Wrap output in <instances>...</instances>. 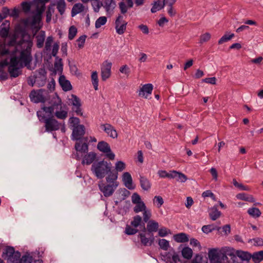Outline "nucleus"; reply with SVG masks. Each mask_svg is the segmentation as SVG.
Returning a JSON list of instances; mask_svg holds the SVG:
<instances>
[{
	"mask_svg": "<svg viewBox=\"0 0 263 263\" xmlns=\"http://www.w3.org/2000/svg\"><path fill=\"white\" fill-rule=\"evenodd\" d=\"M84 7L81 3H77L73 5L71 10V16L73 17L77 14L84 11Z\"/></svg>",
	"mask_w": 263,
	"mask_h": 263,
	"instance_id": "nucleus-33",
	"label": "nucleus"
},
{
	"mask_svg": "<svg viewBox=\"0 0 263 263\" xmlns=\"http://www.w3.org/2000/svg\"><path fill=\"white\" fill-rule=\"evenodd\" d=\"M55 6V3H51L48 7L47 10L46 12V22L47 23L51 22L52 15L54 12Z\"/></svg>",
	"mask_w": 263,
	"mask_h": 263,
	"instance_id": "nucleus-27",
	"label": "nucleus"
},
{
	"mask_svg": "<svg viewBox=\"0 0 263 263\" xmlns=\"http://www.w3.org/2000/svg\"><path fill=\"white\" fill-rule=\"evenodd\" d=\"M132 202L134 204L142 202L139 194L137 193H134L132 196Z\"/></svg>",
	"mask_w": 263,
	"mask_h": 263,
	"instance_id": "nucleus-62",
	"label": "nucleus"
},
{
	"mask_svg": "<svg viewBox=\"0 0 263 263\" xmlns=\"http://www.w3.org/2000/svg\"><path fill=\"white\" fill-rule=\"evenodd\" d=\"M46 71L44 68L39 69L37 74L35 76L36 83L39 82V79H42V82L39 83V86H43L46 83Z\"/></svg>",
	"mask_w": 263,
	"mask_h": 263,
	"instance_id": "nucleus-18",
	"label": "nucleus"
},
{
	"mask_svg": "<svg viewBox=\"0 0 263 263\" xmlns=\"http://www.w3.org/2000/svg\"><path fill=\"white\" fill-rule=\"evenodd\" d=\"M61 109L62 105H61V101L59 100L58 103H53L52 106L49 107H43L42 108L43 111L45 112V113L48 114L47 116L48 117H51L52 116V114L53 112L54 109Z\"/></svg>",
	"mask_w": 263,
	"mask_h": 263,
	"instance_id": "nucleus-17",
	"label": "nucleus"
},
{
	"mask_svg": "<svg viewBox=\"0 0 263 263\" xmlns=\"http://www.w3.org/2000/svg\"><path fill=\"white\" fill-rule=\"evenodd\" d=\"M111 167V163L102 160L93 163L91 165V170L98 179H102L110 172Z\"/></svg>",
	"mask_w": 263,
	"mask_h": 263,
	"instance_id": "nucleus-2",
	"label": "nucleus"
},
{
	"mask_svg": "<svg viewBox=\"0 0 263 263\" xmlns=\"http://www.w3.org/2000/svg\"><path fill=\"white\" fill-rule=\"evenodd\" d=\"M77 33V29L74 26L70 27L68 31V39L70 40H72L76 36Z\"/></svg>",
	"mask_w": 263,
	"mask_h": 263,
	"instance_id": "nucleus-46",
	"label": "nucleus"
},
{
	"mask_svg": "<svg viewBox=\"0 0 263 263\" xmlns=\"http://www.w3.org/2000/svg\"><path fill=\"white\" fill-rule=\"evenodd\" d=\"M233 185L242 191H248L249 188L241 183H239L235 179H233Z\"/></svg>",
	"mask_w": 263,
	"mask_h": 263,
	"instance_id": "nucleus-58",
	"label": "nucleus"
},
{
	"mask_svg": "<svg viewBox=\"0 0 263 263\" xmlns=\"http://www.w3.org/2000/svg\"><path fill=\"white\" fill-rule=\"evenodd\" d=\"M96 156L97 155L95 152H91L88 153L84 156L82 163L89 165L93 162L96 158Z\"/></svg>",
	"mask_w": 263,
	"mask_h": 263,
	"instance_id": "nucleus-23",
	"label": "nucleus"
},
{
	"mask_svg": "<svg viewBox=\"0 0 263 263\" xmlns=\"http://www.w3.org/2000/svg\"><path fill=\"white\" fill-rule=\"evenodd\" d=\"M101 128L110 137L115 139L118 137V133L115 127L110 124L106 123L101 125Z\"/></svg>",
	"mask_w": 263,
	"mask_h": 263,
	"instance_id": "nucleus-14",
	"label": "nucleus"
},
{
	"mask_svg": "<svg viewBox=\"0 0 263 263\" xmlns=\"http://www.w3.org/2000/svg\"><path fill=\"white\" fill-rule=\"evenodd\" d=\"M22 10L25 13H28L31 9V3L30 2H23L21 4Z\"/></svg>",
	"mask_w": 263,
	"mask_h": 263,
	"instance_id": "nucleus-54",
	"label": "nucleus"
},
{
	"mask_svg": "<svg viewBox=\"0 0 263 263\" xmlns=\"http://www.w3.org/2000/svg\"><path fill=\"white\" fill-rule=\"evenodd\" d=\"M211 38V34L206 32L202 34L200 37V43L202 44L204 42H208Z\"/></svg>",
	"mask_w": 263,
	"mask_h": 263,
	"instance_id": "nucleus-63",
	"label": "nucleus"
},
{
	"mask_svg": "<svg viewBox=\"0 0 263 263\" xmlns=\"http://www.w3.org/2000/svg\"><path fill=\"white\" fill-rule=\"evenodd\" d=\"M159 245L161 249L166 251L169 248V242L165 239H161L159 240Z\"/></svg>",
	"mask_w": 263,
	"mask_h": 263,
	"instance_id": "nucleus-48",
	"label": "nucleus"
},
{
	"mask_svg": "<svg viewBox=\"0 0 263 263\" xmlns=\"http://www.w3.org/2000/svg\"><path fill=\"white\" fill-rule=\"evenodd\" d=\"M174 238L177 242H186L189 240L188 235L184 233H180L175 235Z\"/></svg>",
	"mask_w": 263,
	"mask_h": 263,
	"instance_id": "nucleus-32",
	"label": "nucleus"
},
{
	"mask_svg": "<svg viewBox=\"0 0 263 263\" xmlns=\"http://www.w3.org/2000/svg\"><path fill=\"white\" fill-rule=\"evenodd\" d=\"M9 50L6 49L4 45L0 44V55L1 56H4L9 54Z\"/></svg>",
	"mask_w": 263,
	"mask_h": 263,
	"instance_id": "nucleus-64",
	"label": "nucleus"
},
{
	"mask_svg": "<svg viewBox=\"0 0 263 263\" xmlns=\"http://www.w3.org/2000/svg\"><path fill=\"white\" fill-rule=\"evenodd\" d=\"M97 148L99 151L106 154V157L110 160L115 159V155L111 152L110 145L107 142L104 141L99 142L97 144Z\"/></svg>",
	"mask_w": 263,
	"mask_h": 263,
	"instance_id": "nucleus-5",
	"label": "nucleus"
},
{
	"mask_svg": "<svg viewBox=\"0 0 263 263\" xmlns=\"http://www.w3.org/2000/svg\"><path fill=\"white\" fill-rule=\"evenodd\" d=\"M92 83L96 90L98 89V77L96 71L92 72L91 76Z\"/></svg>",
	"mask_w": 263,
	"mask_h": 263,
	"instance_id": "nucleus-42",
	"label": "nucleus"
},
{
	"mask_svg": "<svg viewBox=\"0 0 263 263\" xmlns=\"http://www.w3.org/2000/svg\"><path fill=\"white\" fill-rule=\"evenodd\" d=\"M251 258L255 263H259L263 260V251L255 252L251 255Z\"/></svg>",
	"mask_w": 263,
	"mask_h": 263,
	"instance_id": "nucleus-36",
	"label": "nucleus"
},
{
	"mask_svg": "<svg viewBox=\"0 0 263 263\" xmlns=\"http://www.w3.org/2000/svg\"><path fill=\"white\" fill-rule=\"evenodd\" d=\"M122 180L125 186L129 190H133L134 187L133 186V180L130 174L128 172H125L122 176Z\"/></svg>",
	"mask_w": 263,
	"mask_h": 263,
	"instance_id": "nucleus-21",
	"label": "nucleus"
},
{
	"mask_svg": "<svg viewBox=\"0 0 263 263\" xmlns=\"http://www.w3.org/2000/svg\"><path fill=\"white\" fill-rule=\"evenodd\" d=\"M234 36V34H233V33H232L229 35H228L227 34H224L218 41V44H222V43H223L224 42H228V41L230 40Z\"/></svg>",
	"mask_w": 263,
	"mask_h": 263,
	"instance_id": "nucleus-53",
	"label": "nucleus"
},
{
	"mask_svg": "<svg viewBox=\"0 0 263 263\" xmlns=\"http://www.w3.org/2000/svg\"><path fill=\"white\" fill-rule=\"evenodd\" d=\"M32 261V257L29 255H24L20 257L18 263H31Z\"/></svg>",
	"mask_w": 263,
	"mask_h": 263,
	"instance_id": "nucleus-52",
	"label": "nucleus"
},
{
	"mask_svg": "<svg viewBox=\"0 0 263 263\" xmlns=\"http://www.w3.org/2000/svg\"><path fill=\"white\" fill-rule=\"evenodd\" d=\"M75 149L78 152L81 153H86L88 151V145L86 142L81 143L79 141L75 144Z\"/></svg>",
	"mask_w": 263,
	"mask_h": 263,
	"instance_id": "nucleus-26",
	"label": "nucleus"
},
{
	"mask_svg": "<svg viewBox=\"0 0 263 263\" xmlns=\"http://www.w3.org/2000/svg\"><path fill=\"white\" fill-rule=\"evenodd\" d=\"M20 67H8V72L12 78H16L21 74Z\"/></svg>",
	"mask_w": 263,
	"mask_h": 263,
	"instance_id": "nucleus-39",
	"label": "nucleus"
},
{
	"mask_svg": "<svg viewBox=\"0 0 263 263\" xmlns=\"http://www.w3.org/2000/svg\"><path fill=\"white\" fill-rule=\"evenodd\" d=\"M107 22V18L105 16H101L99 17L95 23V27L96 28H99L101 27V26L104 25L106 24Z\"/></svg>",
	"mask_w": 263,
	"mask_h": 263,
	"instance_id": "nucleus-44",
	"label": "nucleus"
},
{
	"mask_svg": "<svg viewBox=\"0 0 263 263\" xmlns=\"http://www.w3.org/2000/svg\"><path fill=\"white\" fill-rule=\"evenodd\" d=\"M2 256L7 260V263H18L21 253L18 251L15 252L13 247L8 246L5 249Z\"/></svg>",
	"mask_w": 263,
	"mask_h": 263,
	"instance_id": "nucleus-4",
	"label": "nucleus"
},
{
	"mask_svg": "<svg viewBox=\"0 0 263 263\" xmlns=\"http://www.w3.org/2000/svg\"><path fill=\"white\" fill-rule=\"evenodd\" d=\"M220 229V227L215 226L213 224H209L203 226L202 227V231H203V233L208 234L215 230L219 231Z\"/></svg>",
	"mask_w": 263,
	"mask_h": 263,
	"instance_id": "nucleus-35",
	"label": "nucleus"
},
{
	"mask_svg": "<svg viewBox=\"0 0 263 263\" xmlns=\"http://www.w3.org/2000/svg\"><path fill=\"white\" fill-rule=\"evenodd\" d=\"M158 222L153 220H149L146 228V234L153 235V232H157L158 230Z\"/></svg>",
	"mask_w": 263,
	"mask_h": 263,
	"instance_id": "nucleus-16",
	"label": "nucleus"
},
{
	"mask_svg": "<svg viewBox=\"0 0 263 263\" xmlns=\"http://www.w3.org/2000/svg\"><path fill=\"white\" fill-rule=\"evenodd\" d=\"M125 164L122 161H118L115 164L116 172H122L125 168Z\"/></svg>",
	"mask_w": 263,
	"mask_h": 263,
	"instance_id": "nucleus-49",
	"label": "nucleus"
},
{
	"mask_svg": "<svg viewBox=\"0 0 263 263\" xmlns=\"http://www.w3.org/2000/svg\"><path fill=\"white\" fill-rule=\"evenodd\" d=\"M31 35L28 34L26 30L21 26L17 27L14 33L10 36V40L7 45L9 47H15L22 48L27 43V41L32 40Z\"/></svg>",
	"mask_w": 263,
	"mask_h": 263,
	"instance_id": "nucleus-1",
	"label": "nucleus"
},
{
	"mask_svg": "<svg viewBox=\"0 0 263 263\" xmlns=\"http://www.w3.org/2000/svg\"><path fill=\"white\" fill-rule=\"evenodd\" d=\"M45 90L43 89L39 90H32L30 94L29 97L31 102L38 103H44L46 99L43 95V92Z\"/></svg>",
	"mask_w": 263,
	"mask_h": 263,
	"instance_id": "nucleus-6",
	"label": "nucleus"
},
{
	"mask_svg": "<svg viewBox=\"0 0 263 263\" xmlns=\"http://www.w3.org/2000/svg\"><path fill=\"white\" fill-rule=\"evenodd\" d=\"M55 115L58 119H65L67 117V112L65 110L57 111Z\"/></svg>",
	"mask_w": 263,
	"mask_h": 263,
	"instance_id": "nucleus-59",
	"label": "nucleus"
},
{
	"mask_svg": "<svg viewBox=\"0 0 263 263\" xmlns=\"http://www.w3.org/2000/svg\"><path fill=\"white\" fill-rule=\"evenodd\" d=\"M236 255H234L232 253L230 254V255L232 256V259L234 260V258L236 257H239L242 260H249L251 258V255L248 252H244L242 251H237L236 252Z\"/></svg>",
	"mask_w": 263,
	"mask_h": 263,
	"instance_id": "nucleus-22",
	"label": "nucleus"
},
{
	"mask_svg": "<svg viewBox=\"0 0 263 263\" xmlns=\"http://www.w3.org/2000/svg\"><path fill=\"white\" fill-rule=\"evenodd\" d=\"M116 29L119 34H122L126 30L127 23L123 21V16L120 14L117 17L116 22Z\"/></svg>",
	"mask_w": 263,
	"mask_h": 263,
	"instance_id": "nucleus-11",
	"label": "nucleus"
},
{
	"mask_svg": "<svg viewBox=\"0 0 263 263\" xmlns=\"http://www.w3.org/2000/svg\"><path fill=\"white\" fill-rule=\"evenodd\" d=\"M176 178L177 181H179L180 182H185L187 179V178L185 175L177 171Z\"/></svg>",
	"mask_w": 263,
	"mask_h": 263,
	"instance_id": "nucleus-51",
	"label": "nucleus"
},
{
	"mask_svg": "<svg viewBox=\"0 0 263 263\" xmlns=\"http://www.w3.org/2000/svg\"><path fill=\"white\" fill-rule=\"evenodd\" d=\"M118 185V183H116L115 184H105L103 183L101 185H99V189L103 193L104 196L106 197H108L113 194Z\"/></svg>",
	"mask_w": 263,
	"mask_h": 263,
	"instance_id": "nucleus-9",
	"label": "nucleus"
},
{
	"mask_svg": "<svg viewBox=\"0 0 263 263\" xmlns=\"http://www.w3.org/2000/svg\"><path fill=\"white\" fill-rule=\"evenodd\" d=\"M112 64L108 61H105L101 66V79L103 81L108 79L111 75Z\"/></svg>",
	"mask_w": 263,
	"mask_h": 263,
	"instance_id": "nucleus-10",
	"label": "nucleus"
},
{
	"mask_svg": "<svg viewBox=\"0 0 263 263\" xmlns=\"http://www.w3.org/2000/svg\"><path fill=\"white\" fill-rule=\"evenodd\" d=\"M91 3L94 11L98 12L100 8L102 6V2H100L99 0H91Z\"/></svg>",
	"mask_w": 263,
	"mask_h": 263,
	"instance_id": "nucleus-43",
	"label": "nucleus"
},
{
	"mask_svg": "<svg viewBox=\"0 0 263 263\" xmlns=\"http://www.w3.org/2000/svg\"><path fill=\"white\" fill-rule=\"evenodd\" d=\"M33 46V41L32 40L27 41V43L21 48L19 59L21 62L24 64L25 66L28 68L32 61V56L31 54V48Z\"/></svg>",
	"mask_w": 263,
	"mask_h": 263,
	"instance_id": "nucleus-3",
	"label": "nucleus"
},
{
	"mask_svg": "<svg viewBox=\"0 0 263 263\" xmlns=\"http://www.w3.org/2000/svg\"><path fill=\"white\" fill-rule=\"evenodd\" d=\"M7 64L10 67H22L23 66L19 58L16 56H13L10 58V62Z\"/></svg>",
	"mask_w": 263,
	"mask_h": 263,
	"instance_id": "nucleus-29",
	"label": "nucleus"
},
{
	"mask_svg": "<svg viewBox=\"0 0 263 263\" xmlns=\"http://www.w3.org/2000/svg\"><path fill=\"white\" fill-rule=\"evenodd\" d=\"M10 29V22L8 21H5L2 24L0 27V36L3 38H6L8 36Z\"/></svg>",
	"mask_w": 263,
	"mask_h": 263,
	"instance_id": "nucleus-20",
	"label": "nucleus"
},
{
	"mask_svg": "<svg viewBox=\"0 0 263 263\" xmlns=\"http://www.w3.org/2000/svg\"><path fill=\"white\" fill-rule=\"evenodd\" d=\"M71 104L73 106L72 110L76 113L78 116H83V112L81 108V103L80 102V99L76 95H71Z\"/></svg>",
	"mask_w": 263,
	"mask_h": 263,
	"instance_id": "nucleus-13",
	"label": "nucleus"
},
{
	"mask_svg": "<svg viewBox=\"0 0 263 263\" xmlns=\"http://www.w3.org/2000/svg\"><path fill=\"white\" fill-rule=\"evenodd\" d=\"M248 213L253 218H258L261 215V212L257 208H251L248 210Z\"/></svg>",
	"mask_w": 263,
	"mask_h": 263,
	"instance_id": "nucleus-40",
	"label": "nucleus"
},
{
	"mask_svg": "<svg viewBox=\"0 0 263 263\" xmlns=\"http://www.w3.org/2000/svg\"><path fill=\"white\" fill-rule=\"evenodd\" d=\"M41 20L42 16L34 14L32 16V22L30 24L32 27H34L35 25L39 24L41 21Z\"/></svg>",
	"mask_w": 263,
	"mask_h": 263,
	"instance_id": "nucleus-61",
	"label": "nucleus"
},
{
	"mask_svg": "<svg viewBox=\"0 0 263 263\" xmlns=\"http://www.w3.org/2000/svg\"><path fill=\"white\" fill-rule=\"evenodd\" d=\"M35 37L36 39V47L38 48H42L45 39V32L43 30L40 31Z\"/></svg>",
	"mask_w": 263,
	"mask_h": 263,
	"instance_id": "nucleus-24",
	"label": "nucleus"
},
{
	"mask_svg": "<svg viewBox=\"0 0 263 263\" xmlns=\"http://www.w3.org/2000/svg\"><path fill=\"white\" fill-rule=\"evenodd\" d=\"M85 133V127L83 125H79L73 127L72 133V140H80Z\"/></svg>",
	"mask_w": 263,
	"mask_h": 263,
	"instance_id": "nucleus-12",
	"label": "nucleus"
},
{
	"mask_svg": "<svg viewBox=\"0 0 263 263\" xmlns=\"http://www.w3.org/2000/svg\"><path fill=\"white\" fill-rule=\"evenodd\" d=\"M119 8L122 14H125L127 12L128 8L126 4L124 2H121L119 3Z\"/></svg>",
	"mask_w": 263,
	"mask_h": 263,
	"instance_id": "nucleus-55",
	"label": "nucleus"
},
{
	"mask_svg": "<svg viewBox=\"0 0 263 263\" xmlns=\"http://www.w3.org/2000/svg\"><path fill=\"white\" fill-rule=\"evenodd\" d=\"M221 215V212L218 210L217 206H214L210 209L209 216L212 220H216Z\"/></svg>",
	"mask_w": 263,
	"mask_h": 263,
	"instance_id": "nucleus-30",
	"label": "nucleus"
},
{
	"mask_svg": "<svg viewBox=\"0 0 263 263\" xmlns=\"http://www.w3.org/2000/svg\"><path fill=\"white\" fill-rule=\"evenodd\" d=\"M142 221V218L139 215H136L134 217V219L131 221L130 224L134 228H137Z\"/></svg>",
	"mask_w": 263,
	"mask_h": 263,
	"instance_id": "nucleus-47",
	"label": "nucleus"
},
{
	"mask_svg": "<svg viewBox=\"0 0 263 263\" xmlns=\"http://www.w3.org/2000/svg\"><path fill=\"white\" fill-rule=\"evenodd\" d=\"M153 89V85L152 84H146L142 86L139 91V96L147 98L148 95H151Z\"/></svg>",
	"mask_w": 263,
	"mask_h": 263,
	"instance_id": "nucleus-15",
	"label": "nucleus"
},
{
	"mask_svg": "<svg viewBox=\"0 0 263 263\" xmlns=\"http://www.w3.org/2000/svg\"><path fill=\"white\" fill-rule=\"evenodd\" d=\"M118 178V173L114 171H111L108 172V176L106 178V181L109 183V184H115L116 183H117V182H116V180Z\"/></svg>",
	"mask_w": 263,
	"mask_h": 263,
	"instance_id": "nucleus-31",
	"label": "nucleus"
},
{
	"mask_svg": "<svg viewBox=\"0 0 263 263\" xmlns=\"http://www.w3.org/2000/svg\"><path fill=\"white\" fill-rule=\"evenodd\" d=\"M153 7L151 8V12L153 13H154L156 12L157 11H159L162 8H164V4L163 3L161 4L160 2V0H158V1H155L152 4Z\"/></svg>",
	"mask_w": 263,
	"mask_h": 263,
	"instance_id": "nucleus-38",
	"label": "nucleus"
},
{
	"mask_svg": "<svg viewBox=\"0 0 263 263\" xmlns=\"http://www.w3.org/2000/svg\"><path fill=\"white\" fill-rule=\"evenodd\" d=\"M146 210V206L143 202L136 203V206L134 208V211L136 213L144 211Z\"/></svg>",
	"mask_w": 263,
	"mask_h": 263,
	"instance_id": "nucleus-45",
	"label": "nucleus"
},
{
	"mask_svg": "<svg viewBox=\"0 0 263 263\" xmlns=\"http://www.w3.org/2000/svg\"><path fill=\"white\" fill-rule=\"evenodd\" d=\"M102 4L107 12L112 11L116 6L115 0H102Z\"/></svg>",
	"mask_w": 263,
	"mask_h": 263,
	"instance_id": "nucleus-25",
	"label": "nucleus"
},
{
	"mask_svg": "<svg viewBox=\"0 0 263 263\" xmlns=\"http://www.w3.org/2000/svg\"><path fill=\"white\" fill-rule=\"evenodd\" d=\"M138 236L141 243L144 246H151L155 240L154 235L146 234V228L144 226L142 232Z\"/></svg>",
	"mask_w": 263,
	"mask_h": 263,
	"instance_id": "nucleus-7",
	"label": "nucleus"
},
{
	"mask_svg": "<svg viewBox=\"0 0 263 263\" xmlns=\"http://www.w3.org/2000/svg\"><path fill=\"white\" fill-rule=\"evenodd\" d=\"M136 228H133L130 226L126 225L125 233L128 235L135 234L138 232V230Z\"/></svg>",
	"mask_w": 263,
	"mask_h": 263,
	"instance_id": "nucleus-50",
	"label": "nucleus"
},
{
	"mask_svg": "<svg viewBox=\"0 0 263 263\" xmlns=\"http://www.w3.org/2000/svg\"><path fill=\"white\" fill-rule=\"evenodd\" d=\"M44 123H45L46 131L47 132L57 130L60 128V123L53 118V116L48 117Z\"/></svg>",
	"mask_w": 263,
	"mask_h": 263,
	"instance_id": "nucleus-8",
	"label": "nucleus"
},
{
	"mask_svg": "<svg viewBox=\"0 0 263 263\" xmlns=\"http://www.w3.org/2000/svg\"><path fill=\"white\" fill-rule=\"evenodd\" d=\"M59 82L64 91H67L72 89V86L69 81L66 80L64 76H61L60 77Z\"/></svg>",
	"mask_w": 263,
	"mask_h": 263,
	"instance_id": "nucleus-19",
	"label": "nucleus"
},
{
	"mask_svg": "<svg viewBox=\"0 0 263 263\" xmlns=\"http://www.w3.org/2000/svg\"><path fill=\"white\" fill-rule=\"evenodd\" d=\"M192 250L189 247H185L182 250V256L186 259H191L192 256Z\"/></svg>",
	"mask_w": 263,
	"mask_h": 263,
	"instance_id": "nucleus-41",
	"label": "nucleus"
},
{
	"mask_svg": "<svg viewBox=\"0 0 263 263\" xmlns=\"http://www.w3.org/2000/svg\"><path fill=\"white\" fill-rule=\"evenodd\" d=\"M45 114V112H44L43 110H39L37 111V116L40 122H44L45 120L47 119L48 118L46 116Z\"/></svg>",
	"mask_w": 263,
	"mask_h": 263,
	"instance_id": "nucleus-57",
	"label": "nucleus"
},
{
	"mask_svg": "<svg viewBox=\"0 0 263 263\" xmlns=\"http://www.w3.org/2000/svg\"><path fill=\"white\" fill-rule=\"evenodd\" d=\"M140 183L141 187L144 191H148L151 187L149 180L145 177L140 176Z\"/></svg>",
	"mask_w": 263,
	"mask_h": 263,
	"instance_id": "nucleus-28",
	"label": "nucleus"
},
{
	"mask_svg": "<svg viewBox=\"0 0 263 263\" xmlns=\"http://www.w3.org/2000/svg\"><path fill=\"white\" fill-rule=\"evenodd\" d=\"M57 8L61 15H63L65 11L66 3L65 0H58L57 4Z\"/></svg>",
	"mask_w": 263,
	"mask_h": 263,
	"instance_id": "nucleus-37",
	"label": "nucleus"
},
{
	"mask_svg": "<svg viewBox=\"0 0 263 263\" xmlns=\"http://www.w3.org/2000/svg\"><path fill=\"white\" fill-rule=\"evenodd\" d=\"M208 255L211 260L217 261V263H221L218 261L220 256L216 249H211L209 251Z\"/></svg>",
	"mask_w": 263,
	"mask_h": 263,
	"instance_id": "nucleus-34",
	"label": "nucleus"
},
{
	"mask_svg": "<svg viewBox=\"0 0 263 263\" xmlns=\"http://www.w3.org/2000/svg\"><path fill=\"white\" fill-rule=\"evenodd\" d=\"M87 36L86 35H81L79 37L77 40V42H78V47L81 49L83 47L86 38Z\"/></svg>",
	"mask_w": 263,
	"mask_h": 263,
	"instance_id": "nucleus-56",
	"label": "nucleus"
},
{
	"mask_svg": "<svg viewBox=\"0 0 263 263\" xmlns=\"http://www.w3.org/2000/svg\"><path fill=\"white\" fill-rule=\"evenodd\" d=\"M249 241H253L255 246H263V239L259 237L251 239Z\"/></svg>",
	"mask_w": 263,
	"mask_h": 263,
	"instance_id": "nucleus-60",
	"label": "nucleus"
}]
</instances>
